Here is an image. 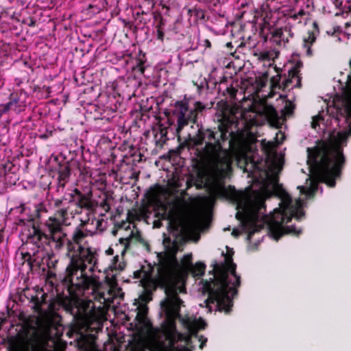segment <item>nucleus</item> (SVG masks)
<instances>
[{"instance_id":"dca6fc26","label":"nucleus","mask_w":351,"mask_h":351,"mask_svg":"<svg viewBox=\"0 0 351 351\" xmlns=\"http://www.w3.org/2000/svg\"><path fill=\"white\" fill-rule=\"evenodd\" d=\"M214 265H215V263L213 264V267H214ZM213 278L212 279V278H210V280H211L210 281H206L205 283L203 285V287H202L204 292H206L208 294V298L204 302V305L208 309V312H211L212 308H213L212 305H213L214 307L215 308V303L213 302L211 300L210 297V293H209V292L206 289V285L207 283L210 282L215 280V277H214V276H215V271H214V268L213 269Z\"/></svg>"},{"instance_id":"39448f33","label":"nucleus","mask_w":351,"mask_h":351,"mask_svg":"<svg viewBox=\"0 0 351 351\" xmlns=\"http://www.w3.org/2000/svg\"><path fill=\"white\" fill-rule=\"evenodd\" d=\"M37 330L27 325L14 326L8 331L10 351H36Z\"/></svg>"},{"instance_id":"6ab92c4d","label":"nucleus","mask_w":351,"mask_h":351,"mask_svg":"<svg viewBox=\"0 0 351 351\" xmlns=\"http://www.w3.org/2000/svg\"><path fill=\"white\" fill-rule=\"evenodd\" d=\"M285 138V134L282 133L281 131H278L276 134L275 143L276 145H280L284 141Z\"/></svg>"},{"instance_id":"b1692460","label":"nucleus","mask_w":351,"mask_h":351,"mask_svg":"<svg viewBox=\"0 0 351 351\" xmlns=\"http://www.w3.org/2000/svg\"><path fill=\"white\" fill-rule=\"evenodd\" d=\"M177 232L178 234H181V232H182V228H181L180 230H177Z\"/></svg>"},{"instance_id":"4be33fe9","label":"nucleus","mask_w":351,"mask_h":351,"mask_svg":"<svg viewBox=\"0 0 351 351\" xmlns=\"http://www.w3.org/2000/svg\"><path fill=\"white\" fill-rule=\"evenodd\" d=\"M232 234L234 237H238L240 234V232L239 230H234L232 231Z\"/></svg>"},{"instance_id":"a211bd4d","label":"nucleus","mask_w":351,"mask_h":351,"mask_svg":"<svg viewBox=\"0 0 351 351\" xmlns=\"http://www.w3.org/2000/svg\"><path fill=\"white\" fill-rule=\"evenodd\" d=\"M276 56V54L275 52L269 51H263L260 54V58L264 60H269L271 59H274Z\"/></svg>"},{"instance_id":"412c9836","label":"nucleus","mask_w":351,"mask_h":351,"mask_svg":"<svg viewBox=\"0 0 351 351\" xmlns=\"http://www.w3.org/2000/svg\"><path fill=\"white\" fill-rule=\"evenodd\" d=\"M106 253L108 255H113L114 254V250L112 247H109L106 251Z\"/></svg>"},{"instance_id":"7ed1b4c3","label":"nucleus","mask_w":351,"mask_h":351,"mask_svg":"<svg viewBox=\"0 0 351 351\" xmlns=\"http://www.w3.org/2000/svg\"><path fill=\"white\" fill-rule=\"evenodd\" d=\"M69 218L66 209H60L54 217H50L45 223L47 232L32 226L23 232L26 237V245L29 251L21 250V255L25 261L29 264L39 263L48 254L47 247L59 250L66 242V234L62 228V224H68Z\"/></svg>"},{"instance_id":"f03ea898","label":"nucleus","mask_w":351,"mask_h":351,"mask_svg":"<svg viewBox=\"0 0 351 351\" xmlns=\"http://www.w3.org/2000/svg\"><path fill=\"white\" fill-rule=\"evenodd\" d=\"M95 229L80 226L73 233V243L69 241L67 244L70 261L63 284L72 298L68 306L75 321L71 330L80 337H84L88 331L101 330L104 322L107 319L104 307H96L93 299L100 304L109 306L117 295L112 288L104 291L101 285L90 277L97 269V257L95 251L86 243H83V241L88 234L95 233Z\"/></svg>"},{"instance_id":"f257e3e1","label":"nucleus","mask_w":351,"mask_h":351,"mask_svg":"<svg viewBox=\"0 0 351 351\" xmlns=\"http://www.w3.org/2000/svg\"><path fill=\"white\" fill-rule=\"evenodd\" d=\"M182 240V235L175 237L174 233L172 238H165V250L158 254V265L155 267L150 264L143 265L140 270L134 272V277L140 279L144 288L154 289L161 287L166 297L160 303L165 315L162 338L158 337L159 330L153 327L147 317V305L141 304L137 306L136 318L130 325L138 338V343L131 351H190L188 346L193 343V339L200 343V349H203L207 341V338L197 335V332L206 325L201 318L188 317L180 319L190 335L180 333L176 328L175 322L180 318V308L183 302L178 293H186L185 280L189 273L193 276H200L206 267L202 262L193 265L192 254L184 255L181 262H178L176 255L179 250V243Z\"/></svg>"},{"instance_id":"4468645a","label":"nucleus","mask_w":351,"mask_h":351,"mask_svg":"<svg viewBox=\"0 0 351 351\" xmlns=\"http://www.w3.org/2000/svg\"><path fill=\"white\" fill-rule=\"evenodd\" d=\"M124 268V264L120 261L119 255L114 256L112 263L108 266V269L112 272V277L114 278L118 274V272L123 270Z\"/></svg>"},{"instance_id":"ddd939ff","label":"nucleus","mask_w":351,"mask_h":351,"mask_svg":"<svg viewBox=\"0 0 351 351\" xmlns=\"http://www.w3.org/2000/svg\"><path fill=\"white\" fill-rule=\"evenodd\" d=\"M123 227L126 231L130 230V233L128 236L119 239L120 245L123 247V249L121 250L122 255L125 252L127 247L129 246L130 240L135 235L134 230H130V223H125L123 224Z\"/></svg>"},{"instance_id":"f3484780","label":"nucleus","mask_w":351,"mask_h":351,"mask_svg":"<svg viewBox=\"0 0 351 351\" xmlns=\"http://www.w3.org/2000/svg\"><path fill=\"white\" fill-rule=\"evenodd\" d=\"M104 220L103 219H92L91 221H90V220H88L87 222L83 223L81 226H86L88 227V228L89 229H95L97 228V229H95V232L97 231V230H102V224L104 223Z\"/></svg>"},{"instance_id":"6e6552de","label":"nucleus","mask_w":351,"mask_h":351,"mask_svg":"<svg viewBox=\"0 0 351 351\" xmlns=\"http://www.w3.org/2000/svg\"><path fill=\"white\" fill-rule=\"evenodd\" d=\"M204 108L200 102L195 104V109L189 110L185 101L177 102L175 106L173 113L177 119L178 130L188 124L189 121L195 122L196 111H202Z\"/></svg>"},{"instance_id":"423d86ee","label":"nucleus","mask_w":351,"mask_h":351,"mask_svg":"<svg viewBox=\"0 0 351 351\" xmlns=\"http://www.w3.org/2000/svg\"><path fill=\"white\" fill-rule=\"evenodd\" d=\"M34 308L38 313V324L43 332L47 336L51 335L52 330L57 329L58 317L51 310V304L37 300L34 302Z\"/></svg>"},{"instance_id":"393cba45","label":"nucleus","mask_w":351,"mask_h":351,"mask_svg":"<svg viewBox=\"0 0 351 351\" xmlns=\"http://www.w3.org/2000/svg\"><path fill=\"white\" fill-rule=\"evenodd\" d=\"M282 96H283V95H282V94H278V97H279V98H282Z\"/></svg>"},{"instance_id":"20e7f679","label":"nucleus","mask_w":351,"mask_h":351,"mask_svg":"<svg viewBox=\"0 0 351 351\" xmlns=\"http://www.w3.org/2000/svg\"><path fill=\"white\" fill-rule=\"evenodd\" d=\"M215 280L206 285L215 310L228 313L233 305L232 298L237 293L240 276L236 274V265L230 255L223 256V261L214 265Z\"/></svg>"},{"instance_id":"9d476101","label":"nucleus","mask_w":351,"mask_h":351,"mask_svg":"<svg viewBox=\"0 0 351 351\" xmlns=\"http://www.w3.org/2000/svg\"><path fill=\"white\" fill-rule=\"evenodd\" d=\"M313 29L309 31L306 35L304 36L302 40V49L308 56L313 55L311 46L315 43L317 36L319 35V29L316 22L313 23Z\"/></svg>"},{"instance_id":"0eeeda50","label":"nucleus","mask_w":351,"mask_h":351,"mask_svg":"<svg viewBox=\"0 0 351 351\" xmlns=\"http://www.w3.org/2000/svg\"><path fill=\"white\" fill-rule=\"evenodd\" d=\"M300 83L299 77L295 73H289V77L285 79L280 83V77L279 75L274 76L271 80L270 90L268 94H265L264 91L259 90L257 91V97L261 99H271L274 97L277 93L278 94L280 89L289 88L297 86Z\"/></svg>"},{"instance_id":"5701e85b","label":"nucleus","mask_w":351,"mask_h":351,"mask_svg":"<svg viewBox=\"0 0 351 351\" xmlns=\"http://www.w3.org/2000/svg\"><path fill=\"white\" fill-rule=\"evenodd\" d=\"M236 95V90L234 88H231L230 90V95L232 97H234Z\"/></svg>"},{"instance_id":"f8f14e48","label":"nucleus","mask_w":351,"mask_h":351,"mask_svg":"<svg viewBox=\"0 0 351 351\" xmlns=\"http://www.w3.org/2000/svg\"><path fill=\"white\" fill-rule=\"evenodd\" d=\"M305 16L306 12L303 10H300L298 13L291 14L287 18V24L291 26L292 29L296 23L305 25L307 21Z\"/></svg>"},{"instance_id":"9b49d317","label":"nucleus","mask_w":351,"mask_h":351,"mask_svg":"<svg viewBox=\"0 0 351 351\" xmlns=\"http://www.w3.org/2000/svg\"><path fill=\"white\" fill-rule=\"evenodd\" d=\"M294 35L291 26L285 25L283 27L276 28L272 32V36L275 40L279 43L282 42L287 43L290 38Z\"/></svg>"},{"instance_id":"aec40b11","label":"nucleus","mask_w":351,"mask_h":351,"mask_svg":"<svg viewBox=\"0 0 351 351\" xmlns=\"http://www.w3.org/2000/svg\"><path fill=\"white\" fill-rule=\"evenodd\" d=\"M141 300L143 302H149L151 300V298H150V296L149 295H142L141 296Z\"/></svg>"},{"instance_id":"2eb2a0df","label":"nucleus","mask_w":351,"mask_h":351,"mask_svg":"<svg viewBox=\"0 0 351 351\" xmlns=\"http://www.w3.org/2000/svg\"><path fill=\"white\" fill-rule=\"evenodd\" d=\"M71 174L70 169L67 166L62 167L58 173L59 184L64 186L69 180Z\"/></svg>"},{"instance_id":"1a4fd4ad","label":"nucleus","mask_w":351,"mask_h":351,"mask_svg":"<svg viewBox=\"0 0 351 351\" xmlns=\"http://www.w3.org/2000/svg\"><path fill=\"white\" fill-rule=\"evenodd\" d=\"M26 99L27 94L22 90L12 93L10 95V101L1 106V113L5 114L11 110L16 114L20 113L25 108Z\"/></svg>"}]
</instances>
